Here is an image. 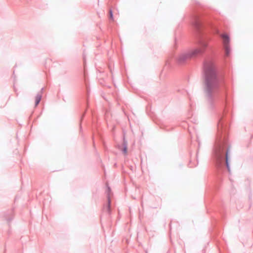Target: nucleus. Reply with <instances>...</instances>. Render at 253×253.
I'll use <instances>...</instances> for the list:
<instances>
[{
	"label": "nucleus",
	"instance_id": "nucleus-1",
	"mask_svg": "<svg viewBox=\"0 0 253 253\" xmlns=\"http://www.w3.org/2000/svg\"><path fill=\"white\" fill-rule=\"evenodd\" d=\"M204 70L205 73V101L208 106L211 107L215 100L219 80L216 74L214 63L212 61L208 60L205 62Z\"/></svg>",
	"mask_w": 253,
	"mask_h": 253
},
{
	"label": "nucleus",
	"instance_id": "nucleus-2",
	"mask_svg": "<svg viewBox=\"0 0 253 253\" xmlns=\"http://www.w3.org/2000/svg\"><path fill=\"white\" fill-rule=\"evenodd\" d=\"M206 46V45H205L203 47H199L190 50L188 53L191 59L195 58L202 54L204 52V48Z\"/></svg>",
	"mask_w": 253,
	"mask_h": 253
},
{
	"label": "nucleus",
	"instance_id": "nucleus-3",
	"mask_svg": "<svg viewBox=\"0 0 253 253\" xmlns=\"http://www.w3.org/2000/svg\"><path fill=\"white\" fill-rule=\"evenodd\" d=\"M190 59H191L187 52L180 54L177 57V60L179 64H182Z\"/></svg>",
	"mask_w": 253,
	"mask_h": 253
},
{
	"label": "nucleus",
	"instance_id": "nucleus-4",
	"mask_svg": "<svg viewBox=\"0 0 253 253\" xmlns=\"http://www.w3.org/2000/svg\"><path fill=\"white\" fill-rule=\"evenodd\" d=\"M221 37L223 39V43L224 45L225 49L228 50V46L229 43V38L226 34H223L221 35Z\"/></svg>",
	"mask_w": 253,
	"mask_h": 253
},
{
	"label": "nucleus",
	"instance_id": "nucleus-5",
	"mask_svg": "<svg viewBox=\"0 0 253 253\" xmlns=\"http://www.w3.org/2000/svg\"><path fill=\"white\" fill-rule=\"evenodd\" d=\"M192 25H194L197 28H198L200 27V22L198 17H195L194 19L192 21Z\"/></svg>",
	"mask_w": 253,
	"mask_h": 253
},
{
	"label": "nucleus",
	"instance_id": "nucleus-6",
	"mask_svg": "<svg viewBox=\"0 0 253 253\" xmlns=\"http://www.w3.org/2000/svg\"><path fill=\"white\" fill-rule=\"evenodd\" d=\"M41 100V96L39 95H37L35 98V105L37 106Z\"/></svg>",
	"mask_w": 253,
	"mask_h": 253
},
{
	"label": "nucleus",
	"instance_id": "nucleus-7",
	"mask_svg": "<svg viewBox=\"0 0 253 253\" xmlns=\"http://www.w3.org/2000/svg\"><path fill=\"white\" fill-rule=\"evenodd\" d=\"M109 13H110V19H111L112 20H114L112 11L111 10H110Z\"/></svg>",
	"mask_w": 253,
	"mask_h": 253
},
{
	"label": "nucleus",
	"instance_id": "nucleus-8",
	"mask_svg": "<svg viewBox=\"0 0 253 253\" xmlns=\"http://www.w3.org/2000/svg\"><path fill=\"white\" fill-rule=\"evenodd\" d=\"M226 162L227 167H228L227 153H226Z\"/></svg>",
	"mask_w": 253,
	"mask_h": 253
},
{
	"label": "nucleus",
	"instance_id": "nucleus-9",
	"mask_svg": "<svg viewBox=\"0 0 253 253\" xmlns=\"http://www.w3.org/2000/svg\"><path fill=\"white\" fill-rule=\"evenodd\" d=\"M124 152L125 153V154H126L127 153V148L126 147H125V148H124Z\"/></svg>",
	"mask_w": 253,
	"mask_h": 253
},
{
	"label": "nucleus",
	"instance_id": "nucleus-10",
	"mask_svg": "<svg viewBox=\"0 0 253 253\" xmlns=\"http://www.w3.org/2000/svg\"><path fill=\"white\" fill-rule=\"evenodd\" d=\"M225 51H226V54L227 55H228L229 53V47L228 46V50H227L226 49H225Z\"/></svg>",
	"mask_w": 253,
	"mask_h": 253
}]
</instances>
